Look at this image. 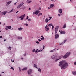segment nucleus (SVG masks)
I'll return each instance as SVG.
<instances>
[{"label":"nucleus","mask_w":76,"mask_h":76,"mask_svg":"<svg viewBox=\"0 0 76 76\" xmlns=\"http://www.w3.org/2000/svg\"><path fill=\"white\" fill-rule=\"evenodd\" d=\"M59 66L61 67V69H66L68 66V64L65 61H60L59 62Z\"/></svg>","instance_id":"f257e3e1"},{"label":"nucleus","mask_w":76,"mask_h":76,"mask_svg":"<svg viewBox=\"0 0 76 76\" xmlns=\"http://www.w3.org/2000/svg\"><path fill=\"white\" fill-rule=\"evenodd\" d=\"M70 54V52H67L63 57V58H66L68 57Z\"/></svg>","instance_id":"f03ea898"},{"label":"nucleus","mask_w":76,"mask_h":76,"mask_svg":"<svg viewBox=\"0 0 76 76\" xmlns=\"http://www.w3.org/2000/svg\"><path fill=\"white\" fill-rule=\"evenodd\" d=\"M23 4H24V3H23V2H21L20 4L17 7V9H19V8H20V7H21Z\"/></svg>","instance_id":"7ed1b4c3"},{"label":"nucleus","mask_w":76,"mask_h":76,"mask_svg":"<svg viewBox=\"0 0 76 76\" xmlns=\"http://www.w3.org/2000/svg\"><path fill=\"white\" fill-rule=\"evenodd\" d=\"M58 28H59V26H57L55 28V34H56L57 33V32L58 31Z\"/></svg>","instance_id":"20e7f679"},{"label":"nucleus","mask_w":76,"mask_h":76,"mask_svg":"<svg viewBox=\"0 0 76 76\" xmlns=\"http://www.w3.org/2000/svg\"><path fill=\"white\" fill-rule=\"evenodd\" d=\"M58 57V55L57 54H54L52 56V58L53 59H54V58H57Z\"/></svg>","instance_id":"39448f33"},{"label":"nucleus","mask_w":76,"mask_h":76,"mask_svg":"<svg viewBox=\"0 0 76 76\" xmlns=\"http://www.w3.org/2000/svg\"><path fill=\"white\" fill-rule=\"evenodd\" d=\"M25 14H24L23 15H21L20 17V20H23V19L25 18Z\"/></svg>","instance_id":"423d86ee"},{"label":"nucleus","mask_w":76,"mask_h":76,"mask_svg":"<svg viewBox=\"0 0 76 76\" xmlns=\"http://www.w3.org/2000/svg\"><path fill=\"white\" fill-rule=\"evenodd\" d=\"M11 28H12L11 26H7L6 27L5 29L7 30L8 29H11Z\"/></svg>","instance_id":"0eeeda50"},{"label":"nucleus","mask_w":76,"mask_h":76,"mask_svg":"<svg viewBox=\"0 0 76 76\" xmlns=\"http://www.w3.org/2000/svg\"><path fill=\"white\" fill-rule=\"evenodd\" d=\"M45 30L46 31H47V32H48V31L49 30V28H48V26H47V25L45 27Z\"/></svg>","instance_id":"6e6552de"},{"label":"nucleus","mask_w":76,"mask_h":76,"mask_svg":"<svg viewBox=\"0 0 76 76\" xmlns=\"http://www.w3.org/2000/svg\"><path fill=\"white\" fill-rule=\"evenodd\" d=\"M59 37V35L58 34H56L55 35V39H57Z\"/></svg>","instance_id":"1a4fd4ad"},{"label":"nucleus","mask_w":76,"mask_h":76,"mask_svg":"<svg viewBox=\"0 0 76 76\" xmlns=\"http://www.w3.org/2000/svg\"><path fill=\"white\" fill-rule=\"evenodd\" d=\"M32 73V70H29L28 71V75H31Z\"/></svg>","instance_id":"9d476101"},{"label":"nucleus","mask_w":76,"mask_h":76,"mask_svg":"<svg viewBox=\"0 0 76 76\" xmlns=\"http://www.w3.org/2000/svg\"><path fill=\"white\" fill-rule=\"evenodd\" d=\"M58 12L60 14H61L62 13V12H63V10L62 9H60L58 10Z\"/></svg>","instance_id":"9b49d317"},{"label":"nucleus","mask_w":76,"mask_h":76,"mask_svg":"<svg viewBox=\"0 0 76 76\" xmlns=\"http://www.w3.org/2000/svg\"><path fill=\"white\" fill-rule=\"evenodd\" d=\"M61 56H59V57L58 58V59H56L55 60V61L57 62L58 61V60H59L60 59H61Z\"/></svg>","instance_id":"f8f14e48"},{"label":"nucleus","mask_w":76,"mask_h":76,"mask_svg":"<svg viewBox=\"0 0 76 76\" xmlns=\"http://www.w3.org/2000/svg\"><path fill=\"white\" fill-rule=\"evenodd\" d=\"M59 32H60L61 34H65L66 32L64 31H59Z\"/></svg>","instance_id":"ddd939ff"},{"label":"nucleus","mask_w":76,"mask_h":76,"mask_svg":"<svg viewBox=\"0 0 76 76\" xmlns=\"http://www.w3.org/2000/svg\"><path fill=\"white\" fill-rule=\"evenodd\" d=\"M1 13L2 14H3V15H6V13H7V11H4L2 12H1Z\"/></svg>","instance_id":"4468645a"},{"label":"nucleus","mask_w":76,"mask_h":76,"mask_svg":"<svg viewBox=\"0 0 76 76\" xmlns=\"http://www.w3.org/2000/svg\"><path fill=\"white\" fill-rule=\"evenodd\" d=\"M45 21L46 23H48V21H49V19L46 18L45 20Z\"/></svg>","instance_id":"2eb2a0df"},{"label":"nucleus","mask_w":76,"mask_h":76,"mask_svg":"<svg viewBox=\"0 0 76 76\" xmlns=\"http://www.w3.org/2000/svg\"><path fill=\"white\" fill-rule=\"evenodd\" d=\"M11 2H12V1H8L7 3V4L6 5L8 6V5H9V4H10V3H11Z\"/></svg>","instance_id":"dca6fc26"},{"label":"nucleus","mask_w":76,"mask_h":76,"mask_svg":"<svg viewBox=\"0 0 76 76\" xmlns=\"http://www.w3.org/2000/svg\"><path fill=\"white\" fill-rule=\"evenodd\" d=\"M65 42H66V40H64L63 42H62V43H61V44H62V45H63L64 44Z\"/></svg>","instance_id":"f3484780"},{"label":"nucleus","mask_w":76,"mask_h":76,"mask_svg":"<svg viewBox=\"0 0 76 76\" xmlns=\"http://www.w3.org/2000/svg\"><path fill=\"white\" fill-rule=\"evenodd\" d=\"M50 7H51V8L53 7H54V4H50Z\"/></svg>","instance_id":"a211bd4d"},{"label":"nucleus","mask_w":76,"mask_h":76,"mask_svg":"<svg viewBox=\"0 0 76 76\" xmlns=\"http://www.w3.org/2000/svg\"><path fill=\"white\" fill-rule=\"evenodd\" d=\"M31 2H32V1L31 0L29 1L27 0V3H31Z\"/></svg>","instance_id":"6ab92c4d"},{"label":"nucleus","mask_w":76,"mask_h":76,"mask_svg":"<svg viewBox=\"0 0 76 76\" xmlns=\"http://www.w3.org/2000/svg\"><path fill=\"white\" fill-rule=\"evenodd\" d=\"M72 74L73 75H76V72H72Z\"/></svg>","instance_id":"aec40b11"},{"label":"nucleus","mask_w":76,"mask_h":76,"mask_svg":"<svg viewBox=\"0 0 76 76\" xmlns=\"http://www.w3.org/2000/svg\"><path fill=\"white\" fill-rule=\"evenodd\" d=\"M39 11H37L36 12H35V14L36 15H38V13H39Z\"/></svg>","instance_id":"412c9836"},{"label":"nucleus","mask_w":76,"mask_h":76,"mask_svg":"<svg viewBox=\"0 0 76 76\" xmlns=\"http://www.w3.org/2000/svg\"><path fill=\"white\" fill-rule=\"evenodd\" d=\"M63 28H66V24H64L63 27Z\"/></svg>","instance_id":"4be33fe9"},{"label":"nucleus","mask_w":76,"mask_h":76,"mask_svg":"<svg viewBox=\"0 0 76 76\" xmlns=\"http://www.w3.org/2000/svg\"><path fill=\"white\" fill-rule=\"evenodd\" d=\"M40 51H39V50L38 49H37L36 50V53H39V52H40Z\"/></svg>","instance_id":"5701e85b"},{"label":"nucleus","mask_w":76,"mask_h":76,"mask_svg":"<svg viewBox=\"0 0 76 76\" xmlns=\"http://www.w3.org/2000/svg\"><path fill=\"white\" fill-rule=\"evenodd\" d=\"M52 25H53V24H52V23H50V24L48 25V26H50V27L51 26H52Z\"/></svg>","instance_id":"b1692460"},{"label":"nucleus","mask_w":76,"mask_h":76,"mask_svg":"<svg viewBox=\"0 0 76 76\" xmlns=\"http://www.w3.org/2000/svg\"><path fill=\"white\" fill-rule=\"evenodd\" d=\"M18 30L19 31H21V30H22V28H18Z\"/></svg>","instance_id":"393cba45"},{"label":"nucleus","mask_w":76,"mask_h":76,"mask_svg":"<svg viewBox=\"0 0 76 76\" xmlns=\"http://www.w3.org/2000/svg\"><path fill=\"white\" fill-rule=\"evenodd\" d=\"M27 69V68H24L22 70H26Z\"/></svg>","instance_id":"a878e982"},{"label":"nucleus","mask_w":76,"mask_h":76,"mask_svg":"<svg viewBox=\"0 0 76 76\" xmlns=\"http://www.w3.org/2000/svg\"><path fill=\"white\" fill-rule=\"evenodd\" d=\"M34 67H36L37 68V69H38V68H37V65H36L35 64H34Z\"/></svg>","instance_id":"bb28decb"},{"label":"nucleus","mask_w":76,"mask_h":76,"mask_svg":"<svg viewBox=\"0 0 76 76\" xmlns=\"http://www.w3.org/2000/svg\"><path fill=\"white\" fill-rule=\"evenodd\" d=\"M40 50H39L40 51V52H41L42 51V49L40 48Z\"/></svg>","instance_id":"cd10ccee"},{"label":"nucleus","mask_w":76,"mask_h":76,"mask_svg":"<svg viewBox=\"0 0 76 76\" xmlns=\"http://www.w3.org/2000/svg\"><path fill=\"white\" fill-rule=\"evenodd\" d=\"M13 11V9H12L9 12V13H10V12H12Z\"/></svg>","instance_id":"c85d7f7f"},{"label":"nucleus","mask_w":76,"mask_h":76,"mask_svg":"<svg viewBox=\"0 0 76 76\" xmlns=\"http://www.w3.org/2000/svg\"><path fill=\"white\" fill-rule=\"evenodd\" d=\"M38 71V72H41V69H40V68H39V69Z\"/></svg>","instance_id":"c756f323"},{"label":"nucleus","mask_w":76,"mask_h":76,"mask_svg":"<svg viewBox=\"0 0 76 76\" xmlns=\"http://www.w3.org/2000/svg\"><path fill=\"white\" fill-rule=\"evenodd\" d=\"M41 40H44V37H42L41 38Z\"/></svg>","instance_id":"7c9ffc66"},{"label":"nucleus","mask_w":76,"mask_h":76,"mask_svg":"<svg viewBox=\"0 0 76 76\" xmlns=\"http://www.w3.org/2000/svg\"><path fill=\"white\" fill-rule=\"evenodd\" d=\"M42 15V13H40L39 14L38 16H41Z\"/></svg>","instance_id":"2f4dec72"},{"label":"nucleus","mask_w":76,"mask_h":76,"mask_svg":"<svg viewBox=\"0 0 76 76\" xmlns=\"http://www.w3.org/2000/svg\"><path fill=\"white\" fill-rule=\"evenodd\" d=\"M9 49V50H11V49H12V47H9L8 48Z\"/></svg>","instance_id":"473e14b6"},{"label":"nucleus","mask_w":76,"mask_h":76,"mask_svg":"<svg viewBox=\"0 0 76 76\" xmlns=\"http://www.w3.org/2000/svg\"><path fill=\"white\" fill-rule=\"evenodd\" d=\"M10 69H12V70H14V68H13V67H11V68H10Z\"/></svg>","instance_id":"72a5a7b5"},{"label":"nucleus","mask_w":76,"mask_h":76,"mask_svg":"<svg viewBox=\"0 0 76 76\" xmlns=\"http://www.w3.org/2000/svg\"><path fill=\"white\" fill-rule=\"evenodd\" d=\"M35 49H34L32 50V52H35Z\"/></svg>","instance_id":"f704fd0d"},{"label":"nucleus","mask_w":76,"mask_h":76,"mask_svg":"<svg viewBox=\"0 0 76 76\" xmlns=\"http://www.w3.org/2000/svg\"><path fill=\"white\" fill-rule=\"evenodd\" d=\"M49 18L50 19H49V20H51V19H52V17H49Z\"/></svg>","instance_id":"c9c22d12"},{"label":"nucleus","mask_w":76,"mask_h":76,"mask_svg":"<svg viewBox=\"0 0 76 76\" xmlns=\"http://www.w3.org/2000/svg\"><path fill=\"white\" fill-rule=\"evenodd\" d=\"M26 8V7L24 6L23 7V9H25Z\"/></svg>","instance_id":"e433bc0d"},{"label":"nucleus","mask_w":76,"mask_h":76,"mask_svg":"<svg viewBox=\"0 0 76 76\" xmlns=\"http://www.w3.org/2000/svg\"><path fill=\"white\" fill-rule=\"evenodd\" d=\"M54 26H53V25H52V30H53V28H54Z\"/></svg>","instance_id":"4c0bfd02"},{"label":"nucleus","mask_w":76,"mask_h":76,"mask_svg":"<svg viewBox=\"0 0 76 76\" xmlns=\"http://www.w3.org/2000/svg\"><path fill=\"white\" fill-rule=\"evenodd\" d=\"M29 19V17H28V16H27L26 17V19Z\"/></svg>","instance_id":"58836bf2"},{"label":"nucleus","mask_w":76,"mask_h":76,"mask_svg":"<svg viewBox=\"0 0 76 76\" xmlns=\"http://www.w3.org/2000/svg\"><path fill=\"white\" fill-rule=\"evenodd\" d=\"M74 65H76V62L75 61L74 63Z\"/></svg>","instance_id":"ea45409f"},{"label":"nucleus","mask_w":76,"mask_h":76,"mask_svg":"<svg viewBox=\"0 0 76 76\" xmlns=\"http://www.w3.org/2000/svg\"><path fill=\"white\" fill-rule=\"evenodd\" d=\"M51 7H50L48 8V9H51Z\"/></svg>","instance_id":"a19ab883"},{"label":"nucleus","mask_w":76,"mask_h":76,"mask_svg":"<svg viewBox=\"0 0 76 76\" xmlns=\"http://www.w3.org/2000/svg\"><path fill=\"white\" fill-rule=\"evenodd\" d=\"M36 42L37 43V44H39V42L38 41H37Z\"/></svg>","instance_id":"79ce46f5"},{"label":"nucleus","mask_w":76,"mask_h":76,"mask_svg":"<svg viewBox=\"0 0 76 76\" xmlns=\"http://www.w3.org/2000/svg\"><path fill=\"white\" fill-rule=\"evenodd\" d=\"M19 69L20 71H21V69H20V68L19 67Z\"/></svg>","instance_id":"37998d69"},{"label":"nucleus","mask_w":76,"mask_h":76,"mask_svg":"<svg viewBox=\"0 0 76 76\" xmlns=\"http://www.w3.org/2000/svg\"><path fill=\"white\" fill-rule=\"evenodd\" d=\"M58 16H60V14H58Z\"/></svg>","instance_id":"c03bdc74"},{"label":"nucleus","mask_w":76,"mask_h":76,"mask_svg":"<svg viewBox=\"0 0 76 76\" xmlns=\"http://www.w3.org/2000/svg\"><path fill=\"white\" fill-rule=\"evenodd\" d=\"M50 52L51 53V52H53V50H51L50 51Z\"/></svg>","instance_id":"a18cd8bd"},{"label":"nucleus","mask_w":76,"mask_h":76,"mask_svg":"<svg viewBox=\"0 0 76 76\" xmlns=\"http://www.w3.org/2000/svg\"><path fill=\"white\" fill-rule=\"evenodd\" d=\"M26 26H28V24H26Z\"/></svg>","instance_id":"49530a36"},{"label":"nucleus","mask_w":76,"mask_h":76,"mask_svg":"<svg viewBox=\"0 0 76 76\" xmlns=\"http://www.w3.org/2000/svg\"><path fill=\"white\" fill-rule=\"evenodd\" d=\"M38 41H39V42H40V41H41V39H38Z\"/></svg>","instance_id":"de8ad7c7"},{"label":"nucleus","mask_w":76,"mask_h":76,"mask_svg":"<svg viewBox=\"0 0 76 76\" xmlns=\"http://www.w3.org/2000/svg\"><path fill=\"white\" fill-rule=\"evenodd\" d=\"M17 3V2H16L15 3H14V5H16V4Z\"/></svg>","instance_id":"09e8293b"},{"label":"nucleus","mask_w":76,"mask_h":76,"mask_svg":"<svg viewBox=\"0 0 76 76\" xmlns=\"http://www.w3.org/2000/svg\"><path fill=\"white\" fill-rule=\"evenodd\" d=\"M28 20V21H31V19H29Z\"/></svg>","instance_id":"8fccbe9b"},{"label":"nucleus","mask_w":76,"mask_h":76,"mask_svg":"<svg viewBox=\"0 0 76 76\" xmlns=\"http://www.w3.org/2000/svg\"><path fill=\"white\" fill-rule=\"evenodd\" d=\"M44 48H45V46H43V49H44Z\"/></svg>","instance_id":"3c124183"},{"label":"nucleus","mask_w":76,"mask_h":76,"mask_svg":"<svg viewBox=\"0 0 76 76\" xmlns=\"http://www.w3.org/2000/svg\"><path fill=\"white\" fill-rule=\"evenodd\" d=\"M41 37H42V38H43V37H44V36H41Z\"/></svg>","instance_id":"603ef678"},{"label":"nucleus","mask_w":76,"mask_h":76,"mask_svg":"<svg viewBox=\"0 0 76 76\" xmlns=\"http://www.w3.org/2000/svg\"><path fill=\"white\" fill-rule=\"evenodd\" d=\"M18 12H19V11H18L16 12V13H17Z\"/></svg>","instance_id":"864d4df0"},{"label":"nucleus","mask_w":76,"mask_h":76,"mask_svg":"<svg viewBox=\"0 0 76 76\" xmlns=\"http://www.w3.org/2000/svg\"><path fill=\"white\" fill-rule=\"evenodd\" d=\"M2 38V36H0V38Z\"/></svg>","instance_id":"5fc2aeb1"},{"label":"nucleus","mask_w":76,"mask_h":76,"mask_svg":"<svg viewBox=\"0 0 76 76\" xmlns=\"http://www.w3.org/2000/svg\"><path fill=\"white\" fill-rule=\"evenodd\" d=\"M26 55V53H25L24 54V56H25Z\"/></svg>","instance_id":"6e6d98bb"},{"label":"nucleus","mask_w":76,"mask_h":76,"mask_svg":"<svg viewBox=\"0 0 76 76\" xmlns=\"http://www.w3.org/2000/svg\"><path fill=\"white\" fill-rule=\"evenodd\" d=\"M35 14V12H34L33 13V15H34Z\"/></svg>","instance_id":"4d7b16f0"},{"label":"nucleus","mask_w":76,"mask_h":76,"mask_svg":"<svg viewBox=\"0 0 76 76\" xmlns=\"http://www.w3.org/2000/svg\"><path fill=\"white\" fill-rule=\"evenodd\" d=\"M4 73V72H2V73Z\"/></svg>","instance_id":"13d9d810"},{"label":"nucleus","mask_w":76,"mask_h":76,"mask_svg":"<svg viewBox=\"0 0 76 76\" xmlns=\"http://www.w3.org/2000/svg\"><path fill=\"white\" fill-rule=\"evenodd\" d=\"M29 10H31V8H29Z\"/></svg>","instance_id":"bf43d9fd"},{"label":"nucleus","mask_w":76,"mask_h":76,"mask_svg":"<svg viewBox=\"0 0 76 76\" xmlns=\"http://www.w3.org/2000/svg\"><path fill=\"white\" fill-rule=\"evenodd\" d=\"M6 41V40H4V42H5V41Z\"/></svg>","instance_id":"052dcab7"},{"label":"nucleus","mask_w":76,"mask_h":76,"mask_svg":"<svg viewBox=\"0 0 76 76\" xmlns=\"http://www.w3.org/2000/svg\"><path fill=\"white\" fill-rule=\"evenodd\" d=\"M12 62H13H13H14V60L12 61Z\"/></svg>","instance_id":"680f3d73"},{"label":"nucleus","mask_w":76,"mask_h":76,"mask_svg":"<svg viewBox=\"0 0 76 76\" xmlns=\"http://www.w3.org/2000/svg\"><path fill=\"white\" fill-rule=\"evenodd\" d=\"M72 0H70V1H72Z\"/></svg>","instance_id":"e2e57ef3"},{"label":"nucleus","mask_w":76,"mask_h":76,"mask_svg":"<svg viewBox=\"0 0 76 76\" xmlns=\"http://www.w3.org/2000/svg\"><path fill=\"white\" fill-rule=\"evenodd\" d=\"M0 76H1V75H0Z\"/></svg>","instance_id":"0e129e2a"},{"label":"nucleus","mask_w":76,"mask_h":76,"mask_svg":"<svg viewBox=\"0 0 76 76\" xmlns=\"http://www.w3.org/2000/svg\"><path fill=\"white\" fill-rule=\"evenodd\" d=\"M52 1H53V0H51Z\"/></svg>","instance_id":"69168bd1"},{"label":"nucleus","mask_w":76,"mask_h":76,"mask_svg":"<svg viewBox=\"0 0 76 76\" xmlns=\"http://www.w3.org/2000/svg\"><path fill=\"white\" fill-rule=\"evenodd\" d=\"M22 58V59H23V58Z\"/></svg>","instance_id":"338daca9"},{"label":"nucleus","mask_w":76,"mask_h":76,"mask_svg":"<svg viewBox=\"0 0 76 76\" xmlns=\"http://www.w3.org/2000/svg\"><path fill=\"white\" fill-rule=\"evenodd\" d=\"M0 24H1V22H0Z\"/></svg>","instance_id":"774afa93"}]
</instances>
